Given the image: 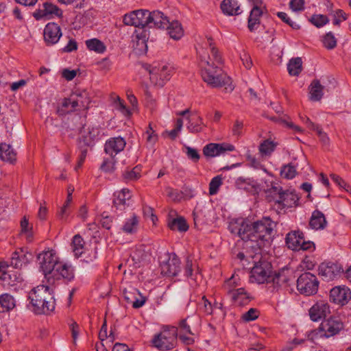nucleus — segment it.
<instances>
[{"mask_svg": "<svg viewBox=\"0 0 351 351\" xmlns=\"http://www.w3.org/2000/svg\"><path fill=\"white\" fill-rule=\"evenodd\" d=\"M228 229L245 241L248 247L255 250L254 256H250L254 264L250 271V281L258 284L266 282L270 277L271 264L268 261L267 256L262 254L261 249L272 233L271 220L269 217L253 222L247 219H237L230 223Z\"/></svg>", "mask_w": 351, "mask_h": 351, "instance_id": "1", "label": "nucleus"}, {"mask_svg": "<svg viewBox=\"0 0 351 351\" xmlns=\"http://www.w3.org/2000/svg\"><path fill=\"white\" fill-rule=\"evenodd\" d=\"M31 310L36 315H49L55 309V299L49 286L40 285L29 293Z\"/></svg>", "mask_w": 351, "mask_h": 351, "instance_id": "2", "label": "nucleus"}, {"mask_svg": "<svg viewBox=\"0 0 351 351\" xmlns=\"http://www.w3.org/2000/svg\"><path fill=\"white\" fill-rule=\"evenodd\" d=\"M203 80L213 88L224 87L228 92H232L234 86L232 79L217 66L208 60L201 59L199 62Z\"/></svg>", "mask_w": 351, "mask_h": 351, "instance_id": "3", "label": "nucleus"}, {"mask_svg": "<svg viewBox=\"0 0 351 351\" xmlns=\"http://www.w3.org/2000/svg\"><path fill=\"white\" fill-rule=\"evenodd\" d=\"M177 338V328L166 326L162 331L154 337L152 343L153 346L160 350H169L176 346Z\"/></svg>", "mask_w": 351, "mask_h": 351, "instance_id": "4", "label": "nucleus"}, {"mask_svg": "<svg viewBox=\"0 0 351 351\" xmlns=\"http://www.w3.org/2000/svg\"><path fill=\"white\" fill-rule=\"evenodd\" d=\"M319 280L315 275L310 272L302 274L297 280V289L303 295L309 296L317 293L319 288Z\"/></svg>", "mask_w": 351, "mask_h": 351, "instance_id": "5", "label": "nucleus"}, {"mask_svg": "<svg viewBox=\"0 0 351 351\" xmlns=\"http://www.w3.org/2000/svg\"><path fill=\"white\" fill-rule=\"evenodd\" d=\"M265 197L268 202H274V206L277 210L284 209L283 202L285 199V192L282 187L278 183H271V186H267V189H263Z\"/></svg>", "mask_w": 351, "mask_h": 351, "instance_id": "6", "label": "nucleus"}, {"mask_svg": "<svg viewBox=\"0 0 351 351\" xmlns=\"http://www.w3.org/2000/svg\"><path fill=\"white\" fill-rule=\"evenodd\" d=\"M38 259L45 277L51 275L56 267V265L59 263L53 250L43 252L38 255Z\"/></svg>", "mask_w": 351, "mask_h": 351, "instance_id": "7", "label": "nucleus"}, {"mask_svg": "<svg viewBox=\"0 0 351 351\" xmlns=\"http://www.w3.org/2000/svg\"><path fill=\"white\" fill-rule=\"evenodd\" d=\"M146 16H148L147 10H134L125 14L123 21L126 25L143 28L148 24Z\"/></svg>", "mask_w": 351, "mask_h": 351, "instance_id": "8", "label": "nucleus"}, {"mask_svg": "<svg viewBox=\"0 0 351 351\" xmlns=\"http://www.w3.org/2000/svg\"><path fill=\"white\" fill-rule=\"evenodd\" d=\"M318 270L319 275L326 281L332 280L343 272V269L339 264L332 262L321 263Z\"/></svg>", "mask_w": 351, "mask_h": 351, "instance_id": "9", "label": "nucleus"}, {"mask_svg": "<svg viewBox=\"0 0 351 351\" xmlns=\"http://www.w3.org/2000/svg\"><path fill=\"white\" fill-rule=\"evenodd\" d=\"M351 299V291L346 286H337L330 291V301L335 304L344 306Z\"/></svg>", "mask_w": 351, "mask_h": 351, "instance_id": "10", "label": "nucleus"}, {"mask_svg": "<svg viewBox=\"0 0 351 351\" xmlns=\"http://www.w3.org/2000/svg\"><path fill=\"white\" fill-rule=\"evenodd\" d=\"M161 274L169 277L176 276L180 271V261L176 254L169 256L160 264Z\"/></svg>", "mask_w": 351, "mask_h": 351, "instance_id": "11", "label": "nucleus"}, {"mask_svg": "<svg viewBox=\"0 0 351 351\" xmlns=\"http://www.w3.org/2000/svg\"><path fill=\"white\" fill-rule=\"evenodd\" d=\"M51 15H55L58 18H62L63 12L58 5L49 2L44 3L42 8L36 10L33 13V16L36 20H40Z\"/></svg>", "mask_w": 351, "mask_h": 351, "instance_id": "12", "label": "nucleus"}, {"mask_svg": "<svg viewBox=\"0 0 351 351\" xmlns=\"http://www.w3.org/2000/svg\"><path fill=\"white\" fill-rule=\"evenodd\" d=\"M234 146L228 143H209L203 148V154L206 157L213 158L226 152H232Z\"/></svg>", "mask_w": 351, "mask_h": 351, "instance_id": "13", "label": "nucleus"}, {"mask_svg": "<svg viewBox=\"0 0 351 351\" xmlns=\"http://www.w3.org/2000/svg\"><path fill=\"white\" fill-rule=\"evenodd\" d=\"M342 328L343 323L337 317H330L324 320L319 326V329L324 332V336L326 337L337 335Z\"/></svg>", "mask_w": 351, "mask_h": 351, "instance_id": "14", "label": "nucleus"}, {"mask_svg": "<svg viewBox=\"0 0 351 351\" xmlns=\"http://www.w3.org/2000/svg\"><path fill=\"white\" fill-rule=\"evenodd\" d=\"M72 104L80 110H87L90 103L88 93L84 89H76L71 94Z\"/></svg>", "mask_w": 351, "mask_h": 351, "instance_id": "15", "label": "nucleus"}, {"mask_svg": "<svg viewBox=\"0 0 351 351\" xmlns=\"http://www.w3.org/2000/svg\"><path fill=\"white\" fill-rule=\"evenodd\" d=\"M147 26L149 27H156L159 29H165L167 25H169V21L164 14L158 10L149 12L148 10Z\"/></svg>", "mask_w": 351, "mask_h": 351, "instance_id": "16", "label": "nucleus"}, {"mask_svg": "<svg viewBox=\"0 0 351 351\" xmlns=\"http://www.w3.org/2000/svg\"><path fill=\"white\" fill-rule=\"evenodd\" d=\"M170 69L167 65L162 67L154 66L151 71L150 80L159 86H163L165 82L170 78Z\"/></svg>", "mask_w": 351, "mask_h": 351, "instance_id": "17", "label": "nucleus"}, {"mask_svg": "<svg viewBox=\"0 0 351 351\" xmlns=\"http://www.w3.org/2000/svg\"><path fill=\"white\" fill-rule=\"evenodd\" d=\"M330 313L328 304L324 301L316 302L309 309V316L312 321L317 322L325 318Z\"/></svg>", "mask_w": 351, "mask_h": 351, "instance_id": "18", "label": "nucleus"}, {"mask_svg": "<svg viewBox=\"0 0 351 351\" xmlns=\"http://www.w3.org/2000/svg\"><path fill=\"white\" fill-rule=\"evenodd\" d=\"M62 36L60 27L55 23H49L44 29V39L47 45L58 43Z\"/></svg>", "mask_w": 351, "mask_h": 351, "instance_id": "19", "label": "nucleus"}, {"mask_svg": "<svg viewBox=\"0 0 351 351\" xmlns=\"http://www.w3.org/2000/svg\"><path fill=\"white\" fill-rule=\"evenodd\" d=\"M123 295L125 300L128 303H132V306L135 308L141 307L146 301L145 298L141 295L138 290L135 288L125 289L123 291Z\"/></svg>", "mask_w": 351, "mask_h": 351, "instance_id": "20", "label": "nucleus"}, {"mask_svg": "<svg viewBox=\"0 0 351 351\" xmlns=\"http://www.w3.org/2000/svg\"><path fill=\"white\" fill-rule=\"evenodd\" d=\"M51 276L56 279L62 278L71 281L74 278V269L71 265L59 262Z\"/></svg>", "mask_w": 351, "mask_h": 351, "instance_id": "21", "label": "nucleus"}, {"mask_svg": "<svg viewBox=\"0 0 351 351\" xmlns=\"http://www.w3.org/2000/svg\"><path fill=\"white\" fill-rule=\"evenodd\" d=\"M126 143L123 138L120 136L112 138L106 141L104 145L105 152L114 158L119 152L123 150Z\"/></svg>", "mask_w": 351, "mask_h": 351, "instance_id": "22", "label": "nucleus"}, {"mask_svg": "<svg viewBox=\"0 0 351 351\" xmlns=\"http://www.w3.org/2000/svg\"><path fill=\"white\" fill-rule=\"evenodd\" d=\"M220 8L222 12L228 16H237L242 12L237 0H223Z\"/></svg>", "mask_w": 351, "mask_h": 351, "instance_id": "23", "label": "nucleus"}, {"mask_svg": "<svg viewBox=\"0 0 351 351\" xmlns=\"http://www.w3.org/2000/svg\"><path fill=\"white\" fill-rule=\"evenodd\" d=\"M327 221L322 212L315 210L313 212L309 220V226L313 230H323L326 228Z\"/></svg>", "mask_w": 351, "mask_h": 351, "instance_id": "24", "label": "nucleus"}, {"mask_svg": "<svg viewBox=\"0 0 351 351\" xmlns=\"http://www.w3.org/2000/svg\"><path fill=\"white\" fill-rule=\"evenodd\" d=\"M303 237V232L300 231H293L287 234V247L294 251L300 250Z\"/></svg>", "mask_w": 351, "mask_h": 351, "instance_id": "25", "label": "nucleus"}, {"mask_svg": "<svg viewBox=\"0 0 351 351\" xmlns=\"http://www.w3.org/2000/svg\"><path fill=\"white\" fill-rule=\"evenodd\" d=\"M324 86H322L319 80H313L309 86L310 99L313 101L321 100L323 97Z\"/></svg>", "mask_w": 351, "mask_h": 351, "instance_id": "26", "label": "nucleus"}, {"mask_svg": "<svg viewBox=\"0 0 351 351\" xmlns=\"http://www.w3.org/2000/svg\"><path fill=\"white\" fill-rule=\"evenodd\" d=\"M115 198L113 200V204L117 209H124L126 205V200L131 198L129 189H123L121 191L114 193Z\"/></svg>", "mask_w": 351, "mask_h": 351, "instance_id": "27", "label": "nucleus"}, {"mask_svg": "<svg viewBox=\"0 0 351 351\" xmlns=\"http://www.w3.org/2000/svg\"><path fill=\"white\" fill-rule=\"evenodd\" d=\"M263 14L261 8H252L248 18V29L250 32L257 29L260 25V18Z\"/></svg>", "mask_w": 351, "mask_h": 351, "instance_id": "28", "label": "nucleus"}, {"mask_svg": "<svg viewBox=\"0 0 351 351\" xmlns=\"http://www.w3.org/2000/svg\"><path fill=\"white\" fill-rule=\"evenodd\" d=\"M79 110L77 106L72 104L71 95L68 98H64L60 106L57 108V114L59 116H64L70 112Z\"/></svg>", "mask_w": 351, "mask_h": 351, "instance_id": "29", "label": "nucleus"}, {"mask_svg": "<svg viewBox=\"0 0 351 351\" xmlns=\"http://www.w3.org/2000/svg\"><path fill=\"white\" fill-rule=\"evenodd\" d=\"M0 158L3 160L13 162L16 159V153L10 145L0 143Z\"/></svg>", "mask_w": 351, "mask_h": 351, "instance_id": "30", "label": "nucleus"}, {"mask_svg": "<svg viewBox=\"0 0 351 351\" xmlns=\"http://www.w3.org/2000/svg\"><path fill=\"white\" fill-rule=\"evenodd\" d=\"M16 306V301L12 295L5 293L0 295V313L8 312Z\"/></svg>", "mask_w": 351, "mask_h": 351, "instance_id": "31", "label": "nucleus"}, {"mask_svg": "<svg viewBox=\"0 0 351 351\" xmlns=\"http://www.w3.org/2000/svg\"><path fill=\"white\" fill-rule=\"evenodd\" d=\"M287 70L289 75L298 76L302 71V60L300 57L291 58L288 64Z\"/></svg>", "mask_w": 351, "mask_h": 351, "instance_id": "32", "label": "nucleus"}, {"mask_svg": "<svg viewBox=\"0 0 351 351\" xmlns=\"http://www.w3.org/2000/svg\"><path fill=\"white\" fill-rule=\"evenodd\" d=\"M165 29L168 30L170 37L174 40H178L183 36L182 25L177 21H172L171 23L169 22V25H167Z\"/></svg>", "mask_w": 351, "mask_h": 351, "instance_id": "33", "label": "nucleus"}, {"mask_svg": "<svg viewBox=\"0 0 351 351\" xmlns=\"http://www.w3.org/2000/svg\"><path fill=\"white\" fill-rule=\"evenodd\" d=\"M85 242L80 234H75L72 239L71 246L74 255L76 257L80 256L84 250Z\"/></svg>", "mask_w": 351, "mask_h": 351, "instance_id": "34", "label": "nucleus"}, {"mask_svg": "<svg viewBox=\"0 0 351 351\" xmlns=\"http://www.w3.org/2000/svg\"><path fill=\"white\" fill-rule=\"evenodd\" d=\"M168 227L172 230H178L180 232H186L189 229V226L185 219L182 217L169 221Z\"/></svg>", "mask_w": 351, "mask_h": 351, "instance_id": "35", "label": "nucleus"}, {"mask_svg": "<svg viewBox=\"0 0 351 351\" xmlns=\"http://www.w3.org/2000/svg\"><path fill=\"white\" fill-rule=\"evenodd\" d=\"M230 295L232 300L238 303L239 305H243L248 302L249 297L243 288L237 289L230 292Z\"/></svg>", "mask_w": 351, "mask_h": 351, "instance_id": "36", "label": "nucleus"}, {"mask_svg": "<svg viewBox=\"0 0 351 351\" xmlns=\"http://www.w3.org/2000/svg\"><path fill=\"white\" fill-rule=\"evenodd\" d=\"M86 45L89 50L94 51L98 53H102L106 49L104 43L97 38L87 40Z\"/></svg>", "mask_w": 351, "mask_h": 351, "instance_id": "37", "label": "nucleus"}, {"mask_svg": "<svg viewBox=\"0 0 351 351\" xmlns=\"http://www.w3.org/2000/svg\"><path fill=\"white\" fill-rule=\"evenodd\" d=\"M187 119L189 121L187 129L191 133L201 132L203 130V128L206 126L201 117H197V120L195 121L190 119L189 117H187Z\"/></svg>", "mask_w": 351, "mask_h": 351, "instance_id": "38", "label": "nucleus"}, {"mask_svg": "<svg viewBox=\"0 0 351 351\" xmlns=\"http://www.w3.org/2000/svg\"><path fill=\"white\" fill-rule=\"evenodd\" d=\"M300 199V197L296 193L295 189H287V208L299 206Z\"/></svg>", "mask_w": 351, "mask_h": 351, "instance_id": "39", "label": "nucleus"}, {"mask_svg": "<svg viewBox=\"0 0 351 351\" xmlns=\"http://www.w3.org/2000/svg\"><path fill=\"white\" fill-rule=\"evenodd\" d=\"M276 144L269 139L264 141L259 145V152L262 156H268L275 149Z\"/></svg>", "mask_w": 351, "mask_h": 351, "instance_id": "40", "label": "nucleus"}, {"mask_svg": "<svg viewBox=\"0 0 351 351\" xmlns=\"http://www.w3.org/2000/svg\"><path fill=\"white\" fill-rule=\"evenodd\" d=\"M138 224V217L133 215V216L128 219L122 227V230L125 233L132 234L137 230Z\"/></svg>", "mask_w": 351, "mask_h": 351, "instance_id": "41", "label": "nucleus"}, {"mask_svg": "<svg viewBox=\"0 0 351 351\" xmlns=\"http://www.w3.org/2000/svg\"><path fill=\"white\" fill-rule=\"evenodd\" d=\"M143 252L141 250H136L130 255V257L126 261V264L130 267L137 268L140 267V263L143 260Z\"/></svg>", "mask_w": 351, "mask_h": 351, "instance_id": "42", "label": "nucleus"}, {"mask_svg": "<svg viewBox=\"0 0 351 351\" xmlns=\"http://www.w3.org/2000/svg\"><path fill=\"white\" fill-rule=\"evenodd\" d=\"M282 49L278 46L273 45L271 51V61L276 64H280L282 62Z\"/></svg>", "mask_w": 351, "mask_h": 351, "instance_id": "43", "label": "nucleus"}, {"mask_svg": "<svg viewBox=\"0 0 351 351\" xmlns=\"http://www.w3.org/2000/svg\"><path fill=\"white\" fill-rule=\"evenodd\" d=\"M145 37V35L140 36L138 34H137L136 36L135 49L138 54L145 53L147 51V45Z\"/></svg>", "mask_w": 351, "mask_h": 351, "instance_id": "44", "label": "nucleus"}, {"mask_svg": "<svg viewBox=\"0 0 351 351\" xmlns=\"http://www.w3.org/2000/svg\"><path fill=\"white\" fill-rule=\"evenodd\" d=\"M308 21L317 27H322L329 21L328 17L323 14H313Z\"/></svg>", "mask_w": 351, "mask_h": 351, "instance_id": "45", "label": "nucleus"}, {"mask_svg": "<svg viewBox=\"0 0 351 351\" xmlns=\"http://www.w3.org/2000/svg\"><path fill=\"white\" fill-rule=\"evenodd\" d=\"M322 43L327 49H332L337 46V39L332 32L327 33L323 37Z\"/></svg>", "mask_w": 351, "mask_h": 351, "instance_id": "46", "label": "nucleus"}, {"mask_svg": "<svg viewBox=\"0 0 351 351\" xmlns=\"http://www.w3.org/2000/svg\"><path fill=\"white\" fill-rule=\"evenodd\" d=\"M237 184L238 185H241V188L252 192H258V190L259 189V187L258 185H256L254 183H250V182H247L246 180L239 178L237 180Z\"/></svg>", "mask_w": 351, "mask_h": 351, "instance_id": "47", "label": "nucleus"}, {"mask_svg": "<svg viewBox=\"0 0 351 351\" xmlns=\"http://www.w3.org/2000/svg\"><path fill=\"white\" fill-rule=\"evenodd\" d=\"M222 184V178L221 176L214 177L209 184V193L214 195L217 193L219 186Z\"/></svg>", "mask_w": 351, "mask_h": 351, "instance_id": "48", "label": "nucleus"}, {"mask_svg": "<svg viewBox=\"0 0 351 351\" xmlns=\"http://www.w3.org/2000/svg\"><path fill=\"white\" fill-rule=\"evenodd\" d=\"M85 133L84 127H82L80 129V133L82 134L81 137L79 138L78 145L90 147L92 146L93 143V140L87 134H82Z\"/></svg>", "mask_w": 351, "mask_h": 351, "instance_id": "49", "label": "nucleus"}, {"mask_svg": "<svg viewBox=\"0 0 351 351\" xmlns=\"http://www.w3.org/2000/svg\"><path fill=\"white\" fill-rule=\"evenodd\" d=\"M208 59L210 60L209 61H212L210 63L213 65L222 64L221 57L215 47H212L210 56L208 57Z\"/></svg>", "mask_w": 351, "mask_h": 351, "instance_id": "50", "label": "nucleus"}, {"mask_svg": "<svg viewBox=\"0 0 351 351\" xmlns=\"http://www.w3.org/2000/svg\"><path fill=\"white\" fill-rule=\"evenodd\" d=\"M199 308L206 315H211L213 313V306L211 303L206 299V296H202V301L199 304Z\"/></svg>", "mask_w": 351, "mask_h": 351, "instance_id": "51", "label": "nucleus"}, {"mask_svg": "<svg viewBox=\"0 0 351 351\" xmlns=\"http://www.w3.org/2000/svg\"><path fill=\"white\" fill-rule=\"evenodd\" d=\"M289 8L293 12H302L304 10V0H291Z\"/></svg>", "mask_w": 351, "mask_h": 351, "instance_id": "52", "label": "nucleus"}, {"mask_svg": "<svg viewBox=\"0 0 351 351\" xmlns=\"http://www.w3.org/2000/svg\"><path fill=\"white\" fill-rule=\"evenodd\" d=\"M182 126L183 121L181 118H179L176 121L175 128L169 132H167V133L172 140H174L178 136V134L182 130Z\"/></svg>", "mask_w": 351, "mask_h": 351, "instance_id": "53", "label": "nucleus"}, {"mask_svg": "<svg viewBox=\"0 0 351 351\" xmlns=\"http://www.w3.org/2000/svg\"><path fill=\"white\" fill-rule=\"evenodd\" d=\"M259 313L256 308H250L247 312L242 315V319L245 322L255 320L258 317Z\"/></svg>", "mask_w": 351, "mask_h": 351, "instance_id": "54", "label": "nucleus"}, {"mask_svg": "<svg viewBox=\"0 0 351 351\" xmlns=\"http://www.w3.org/2000/svg\"><path fill=\"white\" fill-rule=\"evenodd\" d=\"M185 149L186 150V154L189 159L193 160L194 162H197L199 160L200 155L196 149L189 146H185Z\"/></svg>", "mask_w": 351, "mask_h": 351, "instance_id": "55", "label": "nucleus"}, {"mask_svg": "<svg viewBox=\"0 0 351 351\" xmlns=\"http://www.w3.org/2000/svg\"><path fill=\"white\" fill-rule=\"evenodd\" d=\"M125 180H134L140 177V168L135 167L132 170L127 171L123 174Z\"/></svg>", "mask_w": 351, "mask_h": 351, "instance_id": "56", "label": "nucleus"}, {"mask_svg": "<svg viewBox=\"0 0 351 351\" xmlns=\"http://www.w3.org/2000/svg\"><path fill=\"white\" fill-rule=\"evenodd\" d=\"M330 178L338 186L343 188L346 191L351 193L350 190V186L339 176L336 174H331Z\"/></svg>", "mask_w": 351, "mask_h": 351, "instance_id": "57", "label": "nucleus"}, {"mask_svg": "<svg viewBox=\"0 0 351 351\" xmlns=\"http://www.w3.org/2000/svg\"><path fill=\"white\" fill-rule=\"evenodd\" d=\"M3 276L4 280H7L8 278L10 280L8 283L11 285H14L15 282H20L22 280L21 276L18 274L16 271H12V273H4Z\"/></svg>", "mask_w": 351, "mask_h": 351, "instance_id": "58", "label": "nucleus"}, {"mask_svg": "<svg viewBox=\"0 0 351 351\" xmlns=\"http://www.w3.org/2000/svg\"><path fill=\"white\" fill-rule=\"evenodd\" d=\"M58 1L61 3L66 5H71L75 1L77 2V3L75 5V9H83L85 8V0H58Z\"/></svg>", "mask_w": 351, "mask_h": 351, "instance_id": "59", "label": "nucleus"}, {"mask_svg": "<svg viewBox=\"0 0 351 351\" xmlns=\"http://www.w3.org/2000/svg\"><path fill=\"white\" fill-rule=\"evenodd\" d=\"M114 161L113 158L105 159L101 165V169L106 172L112 171L114 169Z\"/></svg>", "mask_w": 351, "mask_h": 351, "instance_id": "60", "label": "nucleus"}, {"mask_svg": "<svg viewBox=\"0 0 351 351\" xmlns=\"http://www.w3.org/2000/svg\"><path fill=\"white\" fill-rule=\"evenodd\" d=\"M114 106L116 109L121 111L123 114L125 115L130 114L129 110L125 107L123 101L121 100L119 97H117L116 99L114 100Z\"/></svg>", "mask_w": 351, "mask_h": 351, "instance_id": "61", "label": "nucleus"}, {"mask_svg": "<svg viewBox=\"0 0 351 351\" xmlns=\"http://www.w3.org/2000/svg\"><path fill=\"white\" fill-rule=\"evenodd\" d=\"M296 165L290 162L287 165V179H292L296 175Z\"/></svg>", "mask_w": 351, "mask_h": 351, "instance_id": "62", "label": "nucleus"}, {"mask_svg": "<svg viewBox=\"0 0 351 351\" xmlns=\"http://www.w3.org/2000/svg\"><path fill=\"white\" fill-rule=\"evenodd\" d=\"M76 75H77V71L75 70L71 71L69 69H64L62 70V77L68 81H71L73 79H74V77L76 76Z\"/></svg>", "mask_w": 351, "mask_h": 351, "instance_id": "63", "label": "nucleus"}, {"mask_svg": "<svg viewBox=\"0 0 351 351\" xmlns=\"http://www.w3.org/2000/svg\"><path fill=\"white\" fill-rule=\"evenodd\" d=\"M77 49V42L73 40V39H71L68 44L66 45V46H65L64 48H63V51L64 52H71L73 51H75Z\"/></svg>", "mask_w": 351, "mask_h": 351, "instance_id": "64", "label": "nucleus"}]
</instances>
